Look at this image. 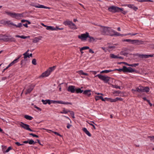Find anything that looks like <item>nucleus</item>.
<instances>
[{
  "instance_id": "1",
  "label": "nucleus",
  "mask_w": 154,
  "mask_h": 154,
  "mask_svg": "<svg viewBox=\"0 0 154 154\" xmlns=\"http://www.w3.org/2000/svg\"><path fill=\"white\" fill-rule=\"evenodd\" d=\"M112 29L109 27L102 26L100 29L101 33L104 35H109L110 36Z\"/></svg>"
},
{
  "instance_id": "2",
  "label": "nucleus",
  "mask_w": 154,
  "mask_h": 154,
  "mask_svg": "<svg viewBox=\"0 0 154 154\" xmlns=\"http://www.w3.org/2000/svg\"><path fill=\"white\" fill-rule=\"evenodd\" d=\"M55 66L49 68L48 69L43 73L39 77L42 78L48 76L55 69Z\"/></svg>"
},
{
  "instance_id": "3",
  "label": "nucleus",
  "mask_w": 154,
  "mask_h": 154,
  "mask_svg": "<svg viewBox=\"0 0 154 154\" xmlns=\"http://www.w3.org/2000/svg\"><path fill=\"white\" fill-rule=\"evenodd\" d=\"M63 24L65 26H68L69 28L72 29H77L75 24L71 21H65L63 22Z\"/></svg>"
},
{
  "instance_id": "4",
  "label": "nucleus",
  "mask_w": 154,
  "mask_h": 154,
  "mask_svg": "<svg viewBox=\"0 0 154 154\" xmlns=\"http://www.w3.org/2000/svg\"><path fill=\"white\" fill-rule=\"evenodd\" d=\"M97 76L98 78L104 82L105 83H107L109 81L110 77L108 76L102 75L100 74H98L95 76V77Z\"/></svg>"
},
{
  "instance_id": "5",
  "label": "nucleus",
  "mask_w": 154,
  "mask_h": 154,
  "mask_svg": "<svg viewBox=\"0 0 154 154\" xmlns=\"http://www.w3.org/2000/svg\"><path fill=\"white\" fill-rule=\"evenodd\" d=\"M120 10H122L120 8L114 6L109 7L108 8V10L109 11L113 13L119 12Z\"/></svg>"
},
{
  "instance_id": "6",
  "label": "nucleus",
  "mask_w": 154,
  "mask_h": 154,
  "mask_svg": "<svg viewBox=\"0 0 154 154\" xmlns=\"http://www.w3.org/2000/svg\"><path fill=\"white\" fill-rule=\"evenodd\" d=\"M89 33L86 32L85 33L82 34L78 36V38L82 41L85 42L86 41L88 36Z\"/></svg>"
},
{
  "instance_id": "7",
  "label": "nucleus",
  "mask_w": 154,
  "mask_h": 154,
  "mask_svg": "<svg viewBox=\"0 0 154 154\" xmlns=\"http://www.w3.org/2000/svg\"><path fill=\"white\" fill-rule=\"evenodd\" d=\"M5 23L8 24V25H13L15 26L16 27L20 28L22 27V23H19L17 25L15 24L10 21H6L5 22Z\"/></svg>"
},
{
  "instance_id": "8",
  "label": "nucleus",
  "mask_w": 154,
  "mask_h": 154,
  "mask_svg": "<svg viewBox=\"0 0 154 154\" xmlns=\"http://www.w3.org/2000/svg\"><path fill=\"white\" fill-rule=\"evenodd\" d=\"M124 35V34H122L112 29L111 33V34H110L111 36H122Z\"/></svg>"
},
{
  "instance_id": "9",
  "label": "nucleus",
  "mask_w": 154,
  "mask_h": 154,
  "mask_svg": "<svg viewBox=\"0 0 154 154\" xmlns=\"http://www.w3.org/2000/svg\"><path fill=\"white\" fill-rule=\"evenodd\" d=\"M124 35V34H122L112 29L111 33V34H110L111 36H122Z\"/></svg>"
},
{
  "instance_id": "10",
  "label": "nucleus",
  "mask_w": 154,
  "mask_h": 154,
  "mask_svg": "<svg viewBox=\"0 0 154 154\" xmlns=\"http://www.w3.org/2000/svg\"><path fill=\"white\" fill-rule=\"evenodd\" d=\"M124 72L132 73L135 71V70L131 67H127L126 66H124Z\"/></svg>"
},
{
  "instance_id": "11",
  "label": "nucleus",
  "mask_w": 154,
  "mask_h": 154,
  "mask_svg": "<svg viewBox=\"0 0 154 154\" xmlns=\"http://www.w3.org/2000/svg\"><path fill=\"white\" fill-rule=\"evenodd\" d=\"M131 43L132 44H135L137 45H139L143 44V42L141 40H132Z\"/></svg>"
},
{
  "instance_id": "12",
  "label": "nucleus",
  "mask_w": 154,
  "mask_h": 154,
  "mask_svg": "<svg viewBox=\"0 0 154 154\" xmlns=\"http://www.w3.org/2000/svg\"><path fill=\"white\" fill-rule=\"evenodd\" d=\"M75 86L73 85L69 86L67 89L68 91L72 93H74L75 91Z\"/></svg>"
},
{
  "instance_id": "13",
  "label": "nucleus",
  "mask_w": 154,
  "mask_h": 154,
  "mask_svg": "<svg viewBox=\"0 0 154 154\" xmlns=\"http://www.w3.org/2000/svg\"><path fill=\"white\" fill-rule=\"evenodd\" d=\"M131 91H137L139 92H143V87L141 86H139L138 87L136 88V89H132Z\"/></svg>"
},
{
  "instance_id": "14",
  "label": "nucleus",
  "mask_w": 154,
  "mask_h": 154,
  "mask_svg": "<svg viewBox=\"0 0 154 154\" xmlns=\"http://www.w3.org/2000/svg\"><path fill=\"white\" fill-rule=\"evenodd\" d=\"M23 14H19L16 13L14 18L17 19H19L23 17Z\"/></svg>"
},
{
  "instance_id": "15",
  "label": "nucleus",
  "mask_w": 154,
  "mask_h": 154,
  "mask_svg": "<svg viewBox=\"0 0 154 154\" xmlns=\"http://www.w3.org/2000/svg\"><path fill=\"white\" fill-rule=\"evenodd\" d=\"M6 14L7 15L10 16L14 18L16 13L15 12H11L5 11Z\"/></svg>"
},
{
  "instance_id": "16",
  "label": "nucleus",
  "mask_w": 154,
  "mask_h": 154,
  "mask_svg": "<svg viewBox=\"0 0 154 154\" xmlns=\"http://www.w3.org/2000/svg\"><path fill=\"white\" fill-rule=\"evenodd\" d=\"M128 7L132 9L135 11H136L138 9L137 7L135 6L133 4H128Z\"/></svg>"
},
{
  "instance_id": "17",
  "label": "nucleus",
  "mask_w": 154,
  "mask_h": 154,
  "mask_svg": "<svg viewBox=\"0 0 154 154\" xmlns=\"http://www.w3.org/2000/svg\"><path fill=\"white\" fill-rule=\"evenodd\" d=\"M33 86H30L26 90V91L25 93L26 94H27L30 93L33 89Z\"/></svg>"
},
{
  "instance_id": "18",
  "label": "nucleus",
  "mask_w": 154,
  "mask_h": 154,
  "mask_svg": "<svg viewBox=\"0 0 154 154\" xmlns=\"http://www.w3.org/2000/svg\"><path fill=\"white\" fill-rule=\"evenodd\" d=\"M82 130L89 137H91V133L87 130V129L86 128H83Z\"/></svg>"
},
{
  "instance_id": "19",
  "label": "nucleus",
  "mask_w": 154,
  "mask_h": 154,
  "mask_svg": "<svg viewBox=\"0 0 154 154\" xmlns=\"http://www.w3.org/2000/svg\"><path fill=\"white\" fill-rule=\"evenodd\" d=\"M42 101L43 103L45 105L47 103H48L49 105L51 104V100L48 99L46 100H42Z\"/></svg>"
},
{
  "instance_id": "20",
  "label": "nucleus",
  "mask_w": 154,
  "mask_h": 154,
  "mask_svg": "<svg viewBox=\"0 0 154 154\" xmlns=\"http://www.w3.org/2000/svg\"><path fill=\"white\" fill-rule=\"evenodd\" d=\"M83 93L87 95L88 97H90L91 95V91L90 90H86L83 91Z\"/></svg>"
},
{
  "instance_id": "21",
  "label": "nucleus",
  "mask_w": 154,
  "mask_h": 154,
  "mask_svg": "<svg viewBox=\"0 0 154 154\" xmlns=\"http://www.w3.org/2000/svg\"><path fill=\"white\" fill-rule=\"evenodd\" d=\"M56 28L53 26H47L46 28V29L48 30H51L52 31L56 30Z\"/></svg>"
},
{
  "instance_id": "22",
  "label": "nucleus",
  "mask_w": 154,
  "mask_h": 154,
  "mask_svg": "<svg viewBox=\"0 0 154 154\" xmlns=\"http://www.w3.org/2000/svg\"><path fill=\"white\" fill-rule=\"evenodd\" d=\"M23 58L24 60H26L27 59L29 58V54H27L26 53H25L23 54Z\"/></svg>"
},
{
  "instance_id": "23",
  "label": "nucleus",
  "mask_w": 154,
  "mask_h": 154,
  "mask_svg": "<svg viewBox=\"0 0 154 154\" xmlns=\"http://www.w3.org/2000/svg\"><path fill=\"white\" fill-rule=\"evenodd\" d=\"M22 56V55H19L18 56L17 58L16 59H15L14 60H13L12 62H13V63L15 64L17 63L19 59V58H20Z\"/></svg>"
},
{
  "instance_id": "24",
  "label": "nucleus",
  "mask_w": 154,
  "mask_h": 154,
  "mask_svg": "<svg viewBox=\"0 0 154 154\" xmlns=\"http://www.w3.org/2000/svg\"><path fill=\"white\" fill-rule=\"evenodd\" d=\"M77 72L80 75H88V74L84 72L82 70H80Z\"/></svg>"
},
{
  "instance_id": "25",
  "label": "nucleus",
  "mask_w": 154,
  "mask_h": 154,
  "mask_svg": "<svg viewBox=\"0 0 154 154\" xmlns=\"http://www.w3.org/2000/svg\"><path fill=\"white\" fill-rule=\"evenodd\" d=\"M24 118L27 120H31L33 119V117L30 116L28 115H25Z\"/></svg>"
},
{
  "instance_id": "26",
  "label": "nucleus",
  "mask_w": 154,
  "mask_h": 154,
  "mask_svg": "<svg viewBox=\"0 0 154 154\" xmlns=\"http://www.w3.org/2000/svg\"><path fill=\"white\" fill-rule=\"evenodd\" d=\"M69 112V110H68L65 109V108L63 109V110L62 111H61L60 113L61 114H67L68 112Z\"/></svg>"
},
{
  "instance_id": "27",
  "label": "nucleus",
  "mask_w": 154,
  "mask_h": 154,
  "mask_svg": "<svg viewBox=\"0 0 154 154\" xmlns=\"http://www.w3.org/2000/svg\"><path fill=\"white\" fill-rule=\"evenodd\" d=\"M105 99H107L109 101L111 102H114L116 101V98L114 99H112L110 98L105 97Z\"/></svg>"
},
{
  "instance_id": "28",
  "label": "nucleus",
  "mask_w": 154,
  "mask_h": 154,
  "mask_svg": "<svg viewBox=\"0 0 154 154\" xmlns=\"http://www.w3.org/2000/svg\"><path fill=\"white\" fill-rule=\"evenodd\" d=\"M111 58L112 59H117L118 56L114 55L113 54H110L109 55Z\"/></svg>"
},
{
  "instance_id": "29",
  "label": "nucleus",
  "mask_w": 154,
  "mask_h": 154,
  "mask_svg": "<svg viewBox=\"0 0 154 154\" xmlns=\"http://www.w3.org/2000/svg\"><path fill=\"white\" fill-rule=\"evenodd\" d=\"M22 128L28 130L32 131V130L29 127V126H21Z\"/></svg>"
},
{
  "instance_id": "30",
  "label": "nucleus",
  "mask_w": 154,
  "mask_h": 154,
  "mask_svg": "<svg viewBox=\"0 0 154 154\" xmlns=\"http://www.w3.org/2000/svg\"><path fill=\"white\" fill-rule=\"evenodd\" d=\"M75 91L76 93H82L83 92V90H81L80 88L75 89Z\"/></svg>"
},
{
  "instance_id": "31",
  "label": "nucleus",
  "mask_w": 154,
  "mask_h": 154,
  "mask_svg": "<svg viewBox=\"0 0 154 154\" xmlns=\"http://www.w3.org/2000/svg\"><path fill=\"white\" fill-rule=\"evenodd\" d=\"M128 53L125 51H121L120 53V54L121 55H123L124 56H126Z\"/></svg>"
},
{
  "instance_id": "32",
  "label": "nucleus",
  "mask_w": 154,
  "mask_h": 154,
  "mask_svg": "<svg viewBox=\"0 0 154 154\" xmlns=\"http://www.w3.org/2000/svg\"><path fill=\"white\" fill-rule=\"evenodd\" d=\"M139 65L138 63H133L132 64H127V65L129 66H132V67H135Z\"/></svg>"
},
{
  "instance_id": "33",
  "label": "nucleus",
  "mask_w": 154,
  "mask_h": 154,
  "mask_svg": "<svg viewBox=\"0 0 154 154\" xmlns=\"http://www.w3.org/2000/svg\"><path fill=\"white\" fill-rule=\"evenodd\" d=\"M15 37H18V38H20L23 39H26L28 37L26 36H24L23 35H21L20 36L19 35H15Z\"/></svg>"
},
{
  "instance_id": "34",
  "label": "nucleus",
  "mask_w": 154,
  "mask_h": 154,
  "mask_svg": "<svg viewBox=\"0 0 154 154\" xmlns=\"http://www.w3.org/2000/svg\"><path fill=\"white\" fill-rule=\"evenodd\" d=\"M113 71V70H103L100 72V73H108L109 72H112V71Z\"/></svg>"
},
{
  "instance_id": "35",
  "label": "nucleus",
  "mask_w": 154,
  "mask_h": 154,
  "mask_svg": "<svg viewBox=\"0 0 154 154\" xmlns=\"http://www.w3.org/2000/svg\"><path fill=\"white\" fill-rule=\"evenodd\" d=\"M115 48L116 47L114 46H109L108 47V49L110 51L115 49Z\"/></svg>"
},
{
  "instance_id": "36",
  "label": "nucleus",
  "mask_w": 154,
  "mask_h": 154,
  "mask_svg": "<svg viewBox=\"0 0 154 154\" xmlns=\"http://www.w3.org/2000/svg\"><path fill=\"white\" fill-rule=\"evenodd\" d=\"M153 56H154V54H149V55L145 54L144 58H145V59L147 58L150 57H153Z\"/></svg>"
},
{
  "instance_id": "37",
  "label": "nucleus",
  "mask_w": 154,
  "mask_h": 154,
  "mask_svg": "<svg viewBox=\"0 0 154 154\" xmlns=\"http://www.w3.org/2000/svg\"><path fill=\"white\" fill-rule=\"evenodd\" d=\"M143 92H148L149 91V87H143Z\"/></svg>"
},
{
  "instance_id": "38",
  "label": "nucleus",
  "mask_w": 154,
  "mask_h": 154,
  "mask_svg": "<svg viewBox=\"0 0 154 154\" xmlns=\"http://www.w3.org/2000/svg\"><path fill=\"white\" fill-rule=\"evenodd\" d=\"M88 38H89V41L90 42H91L92 41H94L95 40L94 38L92 36H91L88 34Z\"/></svg>"
},
{
  "instance_id": "39",
  "label": "nucleus",
  "mask_w": 154,
  "mask_h": 154,
  "mask_svg": "<svg viewBox=\"0 0 154 154\" xmlns=\"http://www.w3.org/2000/svg\"><path fill=\"white\" fill-rule=\"evenodd\" d=\"M39 8H43L48 9H49L50 8L48 7H46V6H45L43 5H39Z\"/></svg>"
},
{
  "instance_id": "40",
  "label": "nucleus",
  "mask_w": 154,
  "mask_h": 154,
  "mask_svg": "<svg viewBox=\"0 0 154 154\" xmlns=\"http://www.w3.org/2000/svg\"><path fill=\"white\" fill-rule=\"evenodd\" d=\"M50 131L52 132L53 133H54L55 134L57 135L60 136V137H62L63 136L60 134L59 133L55 131H52L51 130H50Z\"/></svg>"
},
{
  "instance_id": "41",
  "label": "nucleus",
  "mask_w": 154,
  "mask_h": 154,
  "mask_svg": "<svg viewBox=\"0 0 154 154\" xmlns=\"http://www.w3.org/2000/svg\"><path fill=\"white\" fill-rule=\"evenodd\" d=\"M70 112V114L72 116V118H75V116H74V112L72 111H70L69 110V112Z\"/></svg>"
},
{
  "instance_id": "42",
  "label": "nucleus",
  "mask_w": 154,
  "mask_h": 154,
  "mask_svg": "<svg viewBox=\"0 0 154 154\" xmlns=\"http://www.w3.org/2000/svg\"><path fill=\"white\" fill-rule=\"evenodd\" d=\"M35 143V142H34V141L32 140H30L29 141V144H34Z\"/></svg>"
},
{
  "instance_id": "43",
  "label": "nucleus",
  "mask_w": 154,
  "mask_h": 154,
  "mask_svg": "<svg viewBox=\"0 0 154 154\" xmlns=\"http://www.w3.org/2000/svg\"><path fill=\"white\" fill-rule=\"evenodd\" d=\"M14 63H13V62H11L8 66H7L5 69L6 70L9 67L13 65Z\"/></svg>"
},
{
  "instance_id": "44",
  "label": "nucleus",
  "mask_w": 154,
  "mask_h": 154,
  "mask_svg": "<svg viewBox=\"0 0 154 154\" xmlns=\"http://www.w3.org/2000/svg\"><path fill=\"white\" fill-rule=\"evenodd\" d=\"M51 103L54 104L58 103V100H51Z\"/></svg>"
},
{
  "instance_id": "45",
  "label": "nucleus",
  "mask_w": 154,
  "mask_h": 154,
  "mask_svg": "<svg viewBox=\"0 0 154 154\" xmlns=\"http://www.w3.org/2000/svg\"><path fill=\"white\" fill-rule=\"evenodd\" d=\"M81 50H85L89 49V47L88 46H85L82 47L81 48Z\"/></svg>"
},
{
  "instance_id": "46",
  "label": "nucleus",
  "mask_w": 154,
  "mask_h": 154,
  "mask_svg": "<svg viewBox=\"0 0 154 154\" xmlns=\"http://www.w3.org/2000/svg\"><path fill=\"white\" fill-rule=\"evenodd\" d=\"M63 104H64V105H68V104H70V105H72V103H70V102H66L65 101H63Z\"/></svg>"
},
{
  "instance_id": "47",
  "label": "nucleus",
  "mask_w": 154,
  "mask_h": 154,
  "mask_svg": "<svg viewBox=\"0 0 154 154\" xmlns=\"http://www.w3.org/2000/svg\"><path fill=\"white\" fill-rule=\"evenodd\" d=\"M121 9H122V10H120V11L122 12V13L123 14H126L127 13V11H124L123 10V8H121Z\"/></svg>"
},
{
  "instance_id": "48",
  "label": "nucleus",
  "mask_w": 154,
  "mask_h": 154,
  "mask_svg": "<svg viewBox=\"0 0 154 154\" xmlns=\"http://www.w3.org/2000/svg\"><path fill=\"white\" fill-rule=\"evenodd\" d=\"M32 63L34 65L36 64V60L35 59H33L32 61Z\"/></svg>"
},
{
  "instance_id": "49",
  "label": "nucleus",
  "mask_w": 154,
  "mask_h": 154,
  "mask_svg": "<svg viewBox=\"0 0 154 154\" xmlns=\"http://www.w3.org/2000/svg\"><path fill=\"white\" fill-rule=\"evenodd\" d=\"M147 138L150 139V140L151 141L154 140V136H148Z\"/></svg>"
},
{
  "instance_id": "50",
  "label": "nucleus",
  "mask_w": 154,
  "mask_h": 154,
  "mask_svg": "<svg viewBox=\"0 0 154 154\" xmlns=\"http://www.w3.org/2000/svg\"><path fill=\"white\" fill-rule=\"evenodd\" d=\"M9 41H10L11 42H16V40L14 38H11L9 39Z\"/></svg>"
},
{
  "instance_id": "51",
  "label": "nucleus",
  "mask_w": 154,
  "mask_h": 154,
  "mask_svg": "<svg viewBox=\"0 0 154 154\" xmlns=\"http://www.w3.org/2000/svg\"><path fill=\"white\" fill-rule=\"evenodd\" d=\"M116 101H117L118 100H120V101H122L123 100V99H122V98H121V97H116Z\"/></svg>"
},
{
  "instance_id": "52",
  "label": "nucleus",
  "mask_w": 154,
  "mask_h": 154,
  "mask_svg": "<svg viewBox=\"0 0 154 154\" xmlns=\"http://www.w3.org/2000/svg\"><path fill=\"white\" fill-rule=\"evenodd\" d=\"M29 134L30 135L34 137H38V135L35 134H34L32 133H30Z\"/></svg>"
},
{
  "instance_id": "53",
  "label": "nucleus",
  "mask_w": 154,
  "mask_h": 154,
  "mask_svg": "<svg viewBox=\"0 0 154 154\" xmlns=\"http://www.w3.org/2000/svg\"><path fill=\"white\" fill-rule=\"evenodd\" d=\"M32 108H36L37 109H38V107L37 106L35 105H34L33 104H32Z\"/></svg>"
},
{
  "instance_id": "54",
  "label": "nucleus",
  "mask_w": 154,
  "mask_h": 154,
  "mask_svg": "<svg viewBox=\"0 0 154 154\" xmlns=\"http://www.w3.org/2000/svg\"><path fill=\"white\" fill-rule=\"evenodd\" d=\"M15 144L18 146H22L23 145V144H20L18 142H16L15 143Z\"/></svg>"
},
{
  "instance_id": "55",
  "label": "nucleus",
  "mask_w": 154,
  "mask_h": 154,
  "mask_svg": "<svg viewBox=\"0 0 154 154\" xmlns=\"http://www.w3.org/2000/svg\"><path fill=\"white\" fill-rule=\"evenodd\" d=\"M99 97V99H101L102 100V101H105V98L104 99L103 98V97L101 96H98Z\"/></svg>"
},
{
  "instance_id": "56",
  "label": "nucleus",
  "mask_w": 154,
  "mask_h": 154,
  "mask_svg": "<svg viewBox=\"0 0 154 154\" xmlns=\"http://www.w3.org/2000/svg\"><path fill=\"white\" fill-rule=\"evenodd\" d=\"M123 41L124 42H130L131 43V42H132V40L130 39H126L124 40Z\"/></svg>"
},
{
  "instance_id": "57",
  "label": "nucleus",
  "mask_w": 154,
  "mask_h": 154,
  "mask_svg": "<svg viewBox=\"0 0 154 154\" xmlns=\"http://www.w3.org/2000/svg\"><path fill=\"white\" fill-rule=\"evenodd\" d=\"M113 88H117V89L118 88V89H120V87L118 85H113Z\"/></svg>"
},
{
  "instance_id": "58",
  "label": "nucleus",
  "mask_w": 154,
  "mask_h": 154,
  "mask_svg": "<svg viewBox=\"0 0 154 154\" xmlns=\"http://www.w3.org/2000/svg\"><path fill=\"white\" fill-rule=\"evenodd\" d=\"M116 70L120 71H123V72H124V66L122 68L116 69Z\"/></svg>"
},
{
  "instance_id": "59",
  "label": "nucleus",
  "mask_w": 154,
  "mask_h": 154,
  "mask_svg": "<svg viewBox=\"0 0 154 154\" xmlns=\"http://www.w3.org/2000/svg\"><path fill=\"white\" fill-rule=\"evenodd\" d=\"M55 28H56V30H57V29H59V30H62L63 29V28H59L57 26H56L55 27Z\"/></svg>"
},
{
  "instance_id": "60",
  "label": "nucleus",
  "mask_w": 154,
  "mask_h": 154,
  "mask_svg": "<svg viewBox=\"0 0 154 154\" xmlns=\"http://www.w3.org/2000/svg\"><path fill=\"white\" fill-rule=\"evenodd\" d=\"M144 56H145V54H140L139 56V57H140L143 58H144Z\"/></svg>"
},
{
  "instance_id": "61",
  "label": "nucleus",
  "mask_w": 154,
  "mask_h": 154,
  "mask_svg": "<svg viewBox=\"0 0 154 154\" xmlns=\"http://www.w3.org/2000/svg\"><path fill=\"white\" fill-rule=\"evenodd\" d=\"M11 149V147H9L8 149L6 150V152H8Z\"/></svg>"
},
{
  "instance_id": "62",
  "label": "nucleus",
  "mask_w": 154,
  "mask_h": 154,
  "mask_svg": "<svg viewBox=\"0 0 154 154\" xmlns=\"http://www.w3.org/2000/svg\"><path fill=\"white\" fill-rule=\"evenodd\" d=\"M22 26H24L25 27H28V25H27V23H24V24H22Z\"/></svg>"
},
{
  "instance_id": "63",
  "label": "nucleus",
  "mask_w": 154,
  "mask_h": 154,
  "mask_svg": "<svg viewBox=\"0 0 154 154\" xmlns=\"http://www.w3.org/2000/svg\"><path fill=\"white\" fill-rule=\"evenodd\" d=\"M89 52L90 53H91L92 54H93L94 53V52L93 50L91 49H89Z\"/></svg>"
},
{
  "instance_id": "64",
  "label": "nucleus",
  "mask_w": 154,
  "mask_h": 154,
  "mask_svg": "<svg viewBox=\"0 0 154 154\" xmlns=\"http://www.w3.org/2000/svg\"><path fill=\"white\" fill-rule=\"evenodd\" d=\"M95 99L96 101L98 100L99 99L98 96H95Z\"/></svg>"
}]
</instances>
